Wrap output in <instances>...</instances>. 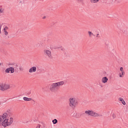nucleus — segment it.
Returning a JSON list of instances; mask_svg holds the SVG:
<instances>
[{
    "mask_svg": "<svg viewBox=\"0 0 128 128\" xmlns=\"http://www.w3.org/2000/svg\"><path fill=\"white\" fill-rule=\"evenodd\" d=\"M1 30H2V25H0V34H2Z\"/></svg>",
    "mask_w": 128,
    "mask_h": 128,
    "instance_id": "nucleus-28",
    "label": "nucleus"
},
{
    "mask_svg": "<svg viewBox=\"0 0 128 128\" xmlns=\"http://www.w3.org/2000/svg\"><path fill=\"white\" fill-rule=\"evenodd\" d=\"M92 36H96V35H94V34H92Z\"/></svg>",
    "mask_w": 128,
    "mask_h": 128,
    "instance_id": "nucleus-36",
    "label": "nucleus"
},
{
    "mask_svg": "<svg viewBox=\"0 0 128 128\" xmlns=\"http://www.w3.org/2000/svg\"><path fill=\"white\" fill-rule=\"evenodd\" d=\"M121 102H122V104H124V106H126V102L124 100H123L122 101H121Z\"/></svg>",
    "mask_w": 128,
    "mask_h": 128,
    "instance_id": "nucleus-23",
    "label": "nucleus"
},
{
    "mask_svg": "<svg viewBox=\"0 0 128 128\" xmlns=\"http://www.w3.org/2000/svg\"><path fill=\"white\" fill-rule=\"evenodd\" d=\"M69 106L71 108H74V106H76V100H74V98H70L69 99Z\"/></svg>",
    "mask_w": 128,
    "mask_h": 128,
    "instance_id": "nucleus-5",
    "label": "nucleus"
},
{
    "mask_svg": "<svg viewBox=\"0 0 128 128\" xmlns=\"http://www.w3.org/2000/svg\"><path fill=\"white\" fill-rule=\"evenodd\" d=\"M115 2L118 4H119L120 2H122V0H115Z\"/></svg>",
    "mask_w": 128,
    "mask_h": 128,
    "instance_id": "nucleus-24",
    "label": "nucleus"
},
{
    "mask_svg": "<svg viewBox=\"0 0 128 128\" xmlns=\"http://www.w3.org/2000/svg\"><path fill=\"white\" fill-rule=\"evenodd\" d=\"M108 78L106 76H104L102 78V82H103V84L108 82Z\"/></svg>",
    "mask_w": 128,
    "mask_h": 128,
    "instance_id": "nucleus-9",
    "label": "nucleus"
},
{
    "mask_svg": "<svg viewBox=\"0 0 128 128\" xmlns=\"http://www.w3.org/2000/svg\"><path fill=\"white\" fill-rule=\"evenodd\" d=\"M10 70V74H14V68L13 67H10L9 68Z\"/></svg>",
    "mask_w": 128,
    "mask_h": 128,
    "instance_id": "nucleus-13",
    "label": "nucleus"
},
{
    "mask_svg": "<svg viewBox=\"0 0 128 128\" xmlns=\"http://www.w3.org/2000/svg\"><path fill=\"white\" fill-rule=\"evenodd\" d=\"M88 114V116H98V113L90 110L85 111L83 114Z\"/></svg>",
    "mask_w": 128,
    "mask_h": 128,
    "instance_id": "nucleus-3",
    "label": "nucleus"
},
{
    "mask_svg": "<svg viewBox=\"0 0 128 128\" xmlns=\"http://www.w3.org/2000/svg\"><path fill=\"white\" fill-rule=\"evenodd\" d=\"M10 68H7L6 70H5V72H6V74H10Z\"/></svg>",
    "mask_w": 128,
    "mask_h": 128,
    "instance_id": "nucleus-18",
    "label": "nucleus"
},
{
    "mask_svg": "<svg viewBox=\"0 0 128 128\" xmlns=\"http://www.w3.org/2000/svg\"><path fill=\"white\" fill-rule=\"evenodd\" d=\"M47 10V12H50V10L48 8Z\"/></svg>",
    "mask_w": 128,
    "mask_h": 128,
    "instance_id": "nucleus-35",
    "label": "nucleus"
},
{
    "mask_svg": "<svg viewBox=\"0 0 128 128\" xmlns=\"http://www.w3.org/2000/svg\"><path fill=\"white\" fill-rule=\"evenodd\" d=\"M72 126H74L72 125V124L68 123L66 126V128H72Z\"/></svg>",
    "mask_w": 128,
    "mask_h": 128,
    "instance_id": "nucleus-11",
    "label": "nucleus"
},
{
    "mask_svg": "<svg viewBox=\"0 0 128 128\" xmlns=\"http://www.w3.org/2000/svg\"><path fill=\"white\" fill-rule=\"evenodd\" d=\"M44 54L46 56H48L50 58H52V52L50 51V50H44Z\"/></svg>",
    "mask_w": 128,
    "mask_h": 128,
    "instance_id": "nucleus-6",
    "label": "nucleus"
},
{
    "mask_svg": "<svg viewBox=\"0 0 128 128\" xmlns=\"http://www.w3.org/2000/svg\"><path fill=\"white\" fill-rule=\"evenodd\" d=\"M22 30V32H24V30Z\"/></svg>",
    "mask_w": 128,
    "mask_h": 128,
    "instance_id": "nucleus-38",
    "label": "nucleus"
},
{
    "mask_svg": "<svg viewBox=\"0 0 128 128\" xmlns=\"http://www.w3.org/2000/svg\"><path fill=\"white\" fill-rule=\"evenodd\" d=\"M4 34L6 36H8V32L6 30V28H4Z\"/></svg>",
    "mask_w": 128,
    "mask_h": 128,
    "instance_id": "nucleus-20",
    "label": "nucleus"
},
{
    "mask_svg": "<svg viewBox=\"0 0 128 128\" xmlns=\"http://www.w3.org/2000/svg\"><path fill=\"white\" fill-rule=\"evenodd\" d=\"M103 74H104V76H105L106 74V72H103Z\"/></svg>",
    "mask_w": 128,
    "mask_h": 128,
    "instance_id": "nucleus-31",
    "label": "nucleus"
},
{
    "mask_svg": "<svg viewBox=\"0 0 128 128\" xmlns=\"http://www.w3.org/2000/svg\"><path fill=\"white\" fill-rule=\"evenodd\" d=\"M30 94H31V92H29L27 93V94H28V96H30Z\"/></svg>",
    "mask_w": 128,
    "mask_h": 128,
    "instance_id": "nucleus-32",
    "label": "nucleus"
},
{
    "mask_svg": "<svg viewBox=\"0 0 128 128\" xmlns=\"http://www.w3.org/2000/svg\"><path fill=\"white\" fill-rule=\"evenodd\" d=\"M78 2H82V0H77Z\"/></svg>",
    "mask_w": 128,
    "mask_h": 128,
    "instance_id": "nucleus-34",
    "label": "nucleus"
},
{
    "mask_svg": "<svg viewBox=\"0 0 128 128\" xmlns=\"http://www.w3.org/2000/svg\"><path fill=\"white\" fill-rule=\"evenodd\" d=\"M4 9L0 8V14H4Z\"/></svg>",
    "mask_w": 128,
    "mask_h": 128,
    "instance_id": "nucleus-17",
    "label": "nucleus"
},
{
    "mask_svg": "<svg viewBox=\"0 0 128 128\" xmlns=\"http://www.w3.org/2000/svg\"><path fill=\"white\" fill-rule=\"evenodd\" d=\"M8 116V114L4 113L3 115L0 116V126H4L6 128L10 126L12 122H14V118H10V122H8V119L6 118Z\"/></svg>",
    "mask_w": 128,
    "mask_h": 128,
    "instance_id": "nucleus-1",
    "label": "nucleus"
},
{
    "mask_svg": "<svg viewBox=\"0 0 128 128\" xmlns=\"http://www.w3.org/2000/svg\"><path fill=\"white\" fill-rule=\"evenodd\" d=\"M18 64L15 63L14 64V68H15V70H18Z\"/></svg>",
    "mask_w": 128,
    "mask_h": 128,
    "instance_id": "nucleus-12",
    "label": "nucleus"
},
{
    "mask_svg": "<svg viewBox=\"0 0 128 128\" xmlns=\"http://www.w3.org/2000/svg\"><path fill=\"white\" fill-rule=\"evenodd\" d=\"M46 18V16H44L42 17V19L44 20Z\"/></svg>",
    "mask_w": 128,
    "mask_h": 128,
    "instance_id": "nucleus-33",
    "label": "nucleus"
},
{
    "mask_svg": "<svg viewBox=\"0 0 128 128\" xmlns=\"http://www.w3.org/2000/svg\"><path fill=\"white\" fill-rule=\"evenodd\" d=\"M88 33L90 36H92V34H92V32H90V31L88 32Z\"/></svg>",
    "mask_w": 128,
    "mask_h": 128,
    "instance_id": "nucleus-21",
    "label": "nucleus"
},
{
    "mask_svg": "<svg viewBox=\"0 0 128 128\" xmlns=\"http://www.w3.org/2000/svg\"><path fill=\"white\" fill-rule=\"evenodd\" d=\"M10 88V86L8 84H0V90H6Z\"/></svg>",
    "mask_w": 128,
    "mask_h": 128,
    "instance_id": "nucleus-4",
    "label": "nucleus"
},
{
    "mask_svg": "<svg viewBox=\"0 0 128 128\" xmlns=\"http://www.w3.org/2000/svg\"><path fill=\"white\" fill-rule=\"evenodd\" d=\"M20 70H24V68L22 66L20 67Z\"/></svg>",
    "mask_w": 128,
    "mask_h": 128,
    "instance_id": "nucleus-25",
    "label": "nucleus"
},
{
    "mask_svg": "<svg viewBox=\"0 0 128 128\" xmlns=\"http://www.w3.org/2000/svg\"><path fill=\"white\" fill-rule=\"evenodd\" d=\"M0 66H2V64H0Z\"/></svg>",
    "mask_w": 128,
    "mask_h": 128,
    "instance_id": "nucleus-37",
    "label": "nucleus"
},
{
    "mask_svg": "<svg viewBox=\"0 0 128 128\" xmlns=\"http://www.w3.org/2000/svg\"><path fill=\"white\" fill-rule=\"evenodd\" d=\"M123 100H124V98H119V100H120V102H122Z\"/></svg>",
    "mask_w": 128,
    "mask_h": 128,
    "instance_id": "nucleus-26",
    "label": "nucleus"
},
{
    "mask_svg": "<svg viewBox=\"0 0 128 128\" xmlns=\"http://www.w3.org/2000/svg\"><path fill=\"white\" fill-rule=\"evenodd\" d=\"M122 32H123V34H128V30L126 28L122 30Z\"/></svg>",
    "mask_w": 128,
    "mask_h": 128,
    "instance_id": "nucleus-14",
    "label": "nucleus"
},
{
    "mask_svg": "<svg viewBox=\"0 0 128 128\" xmlns=\"http://www.w3.org/2000/svg\"><path fill=\"white\" fill-rule=\"evenodd\" d=\"M24 100H25L26 102H30V100H32V98H28V97H24L23 98Z\"/></svg>",
    "mask_w": 128,
    "mask_h": 128,
    "instance_id": "nucleus-10",
    "label": "nucleus"
},
{
    "mask_svg": "<svg viewBox=\"0 0 128 128\" xmlns=\"http://www.w3.org/2000/svg\"><path fill=\"white\" fill-rule=\"evenodd\" d=\"M99 0H90V2L92 4H96V2H98Z\"/></svg>",
    "mask_w": 128,
    "mask_h": 128,
    "instance_id": "nucleus-16",
    "label": "nucleus"
},
{
    "mask_svg": "<svg viewBox=\"0 0 128 128\" xmlns=\"http://www.w3.org/2000/svg\"><path fill=\"white\" fill-rule=\"evenodd\" d=\"M100 36V34H98L96 36V38H100V36Z\"/></svg>",
    "mask_w": 128,
    "mask_h": 128,
    "instance_id": "nucleus-29",
    "label": "nucleus"
},
{
    "mask_svg": "<svg viewBox=\"0 0 128 128\" xmlns=\"http://www.w3.org/2000/svg\"><path fill=\"white\" fill-rule=\"evenodd\" d=\"M124 68L121 67L120 68V72H119V76L120 78H122L124 76Z\"/></svg>",
    "mask_w": 128,
    "mask_h": 128,
    "instance_id": "nucleus-7",
    "label": "nucleus"
},
{
    "mask_svg": "<svg viewBox=\"0 0 128 128\" xmlns=\"http://www.w3.org/2000/svg\"><path fill=\"white\" fill-rule=\"evenodd\" d=\"M4 28H5L6 30H8V26H6Z\"/></svg>",
    "mask_w": 128,
    "mask_h": 128,
    "instance_id": "nucleus-30",
    "label": "nucleus"
},
{
    "mask_svg": "<svg viewBox=\"0 0 128 128\" xmlns=\"http://www.w3.org/2000/svg\"><path fill=\"white\" fill-rule=\"evenodd\" d=\"M60 48H62V46H56L54 47V48L55 50H57V49L60 50Z\"/></svg>",
    "mask_w": 128,
    "mask_h": 128,
    "instance_id": "nucleus-19",
    "label": "nucleus"
},
{
    "mask_svg": "<svg viewBox=\"0 0 128 128\" xmlns=\"http://www.w3.org/2000/svg\"><path fill=\"white\" fill-rule=\"evenodd\" d=\"M64 81L52 84L50 85V90L51 92H54L56 90H58V87L60 86H64Z\"/></svg>",
    "mask_w": 128,
    "mask_h": 128,
    "instance_id": "nucleus-2",
    "label": "nucleus"
},
{
    "mask_svg": "<svg viewBox=\"0 0 128 128\" xmlns=\"http://www.w3.org/2000/svg\"><path fill=\"white\" fill-rule=\"evenodd\" d=\"M59 50H62V52H64V48L61 46V48H59Z\"/></svg>",
    "mask_w": 128,
    "mask_h": 128,
    "instance_id": "nucleus-22",
    "label": "nucleus"
},
{
    "mask_svg": "<svg viewBox=\"0 0 128 128\" xmlns=\"http://www.w3.org/2000/svg\"><path fill=\"white\" fill-rule=\"evenodd\" d=\"M116 114H112V118H116Z\"/></svg>",
    "mask_w": 128,
    "mask_h": 128,
    "instance_id": "nucleus-27",
    "label": "nucleus"
},
{
    "mask_svg": "<svg viewBox=\"0 0 128 128\" xmlns=\"http://www.w3.org/2000/svg\"><path fill=\"white\" fill-rule=\"evenodd\" d=\"M36 72V66L32 67L29 70V72H30V73Z\"/></svg>",
    "mask_w": 128,
    "mask_h": 128,
    "instance_id": "nucleus-8",
    "label": "nucleus"
},
{
    "mask_svg": "<svg viewBox=\"0 0 128 128\" xmlns=\"http://www.w3.org/2000/svg\"><path fill=\"white\" fill-rule=\"evenodd\" d=\"M52 122L53 123V124H58V120L54 119L52 120Z\"/></svg>",
    "mask_w": 128,
    "mask_h": 128,
    "instance_id": "nucleus-15",
    "label": "nucleus"
}]
</instances>
